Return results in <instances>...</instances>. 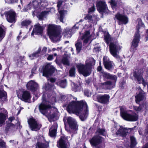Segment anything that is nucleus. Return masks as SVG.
Segmentation results:
<instances>
[{"mask_svg": "<svg viewBox=\"0 0 148 148\" xmlns=\"http://www.w3.org/2000/svg\"><path fill=\"white\" fill-rule=\"evenodd\" d=\"M138 89L140 92L138 94L135 96V97L136 103L139 104V102L143 99L144 96L143 93H142L143 91L140 88H138Z\"/></svg>", "mask_w": 148, "mask_h": 148, "instance_id": "obj_28", "label": "nucleus"}, {"mask_svg": "<svg viewBox=\"0 0 148 148\" xmlns=\"http://www.w3.org/2000/svg\"><path fill=\"white\" fill-rule=\"evenodd\" d=\"M49 12L47 11H45L41 12L38 16L39 19L41 20H42L43 18L47 15L49 14Z\"/></svg>", "mask_w": 148, "mask_h": 148, "instance_id": "obj_38", "label": "nucleus"}, {"mask_svg": "<svg viewBox=\"0 0 148 148\" xmlns=\"http://www.w3.org/2000/svg\"><path fill=\"white\" fill-rule=\"evenodd\" d=\"M145 71L144 68L140 69L139 70L135 69L134 70L133 75L137 79L139 84L142 83L145 86L147 84L145 82L142 75Z\"/></svg>", "mask_w": 148, "mask_h": 148, "instance_id": "obj_10", "label": "nucleus"}, {"mask_svg": "<svg viewBox=\"0 0 148 148\" xmlns=\"http://www.w3.org/2000/svg\"><path fill=\"white\" fill-rule=\"evenodd\" d=\"M110 98L109 95L107 94L97 95H94L93 97L94 100L103 104H106L108 103Z\"/></svg>", "mask_w": 148, "mask_h": 148, "instance_id": "obj_13", "label": "nucleus"}, {"mask_svg": "<svg viewBox=\"0 0 148 148\" xmlns=\"http://www.w3.org/2000/svg\"><path fill=\"white\" fill-rule=\"evenodd\" d=\"M27 89L33 91H35L38 89V84L34 81L31 80L26 85Z\"/></svg>", "mask_w": 148, "mask_h": 148, "instance_id": "obj_26", "label": "nucleus"}, {"mask_svg": "<svg viewBox=\"0 0 148 148\" xmlns=\"http://www.w3.org/2000/svg\"><path fill=\"white\" fill-rule=\"evenodd\" d=\"M100 47H95L94 49V51L95 52H99L100 50Z\"/></svg>", "mask_w": 148, "mask_h": 148, "instance_id": "obj_63", "label": "nucleus"}, {"mask_svg": "<svg viewBox=\"0 0 148 148\" xmlns=\"http://www.w3.org/2000/svg\"><path fill=\"white\" fill-rule=\"evenodd\" d=\"M95 60L92 58H88L86 61L85 65L81 64L77 65L79 72L85 76L89 75L91 73V66L95 65Z\"/></svg>", "mask_w": 148, "mask_h": 148, "instance_id": "obj_3", "label": "nucleus"}, {"mask_svg": "<svg viewBox=\"0 0 148 148\" xmlns=\"http://www.w3.org/2000/svg\"><path fill=\"white\" fill-rule=\"evenodd\" d=\"M96 7L97 10L100 13L106 14L109 12L106 2L104 1H100L97 2Z\"/></svg>", "mask_w": 148, "mask_h": 148, "instance_id": "obj_12", "label": "nucleus"}, {"mask_svg": "<svg viewBox=\"0 0 148 148\" xmlns=\"http://www.w3.org/2000/svg\"><path fill=\"white\" fill-rule=\"evenodd\" d=\"M36 66H34L31 70L32 74L30 75V77H32L33 75V74L36 73Z\"/></svg>", "mask_w": 148, "mask_h": 148, "instance_id": "obj_56", "label": "nucleus"}, {"mask_svg": "<svg viewBox=\"0 0 148 148\" xmlns=\"http://www.w3.org/2000/svg\"><path fill=\"white\" fill-rule=\"evenodd\" d=\"M49 81H50L51 82L53 83L56 80V79L54 78H51L48 79Z\"/></svg>", "mask_w": 148, "mask_h": 148, "instance_id": "obj_61", "label": "nucleus"}, {"mask_svg": "<svg viewBox=\"0 0 148 148\" xmlns=\"http://www.w3.org/2000/svg\"><path fill=\"white\" fill-rule=\"evenodd\" d=\"M55 71V68L50 64H47L43 72V75L48 77L52 75Z\"/></svg>", "mask_w": 148, "mask_h": 148, "instance_id": "obj_20", "label": "nucleus"}, {"mask_svg": "<svg viewBox=\"0 0 148 148\" xmlns=\"http://www.w3.org/2000/svg\"><path fill=\"white\" fill-rule=\"evenodd\" d=\"M31 22L30 20H25L21 22V25L22 26H27L30 24Z\"/></svg>", "mask_w": 148, "mask_h": 148, "instance_id": "obj_46", "label": "nucleus"}, {"mask_svg": "<svg viewBox=\"0 0 148 148\" xmlns=\"http://www.w3.org/2000/svg\"><path fill=\"white\" fill-rule=\"evenodd\" d=\"M49 147L48 143L43 141L42 142H38L36 144V148H47Z\"/></svg>", "mask_w": 148, "mask_h": 148, "instance_id": "obj_31", "label": "nucleus"}, {"mask_svg": "<svg viewBox=\"0 0 148 148\" xmlns=\"http://www.w3.org/2000/svg\"><path fill=\"white\" fill-rule=\"evenodd\" d=\"M62 62L64 65L69 66V62L68 58L66 57H63L62 59Z\"/></svg>", "mask_w": 148, "mask_h": 148, "instance_id": "obj_39", "label": "nucleus"}, {"mask_svg": "<svg viewBox=\"0 0 148 148\" xmlns=\"http://www.w3.org/2000/svg\"><path fill=\"white\" fill-rule=\"evenodd\" d=\"M109 79L112 80V82L113 83H114V85H115L117 79V77L116 75L110 74Z\"/></svg>", "mask_w": 148, "mask_h": 148, "instance_id": "obj_43", "label": "nucleus"}, {"mask_svg": "<svg viewBox=\"0 0 148 148\" xmlns=\"http://www.w3.org/2000/svg\"><path fill=\"white\" fill-rule=\"evenodd\" d=\"M53 87V86L48 83L45 85V89L47 90H50L52 89Z\"/></svg>", "mask_w": 148, "mask_h": 148, "instance_id": "obj_51", "label": "nucleus"}, {"mask_svg": "<svg viewBox=\"0 0 148 148\" xmlns=\"http://www.w3.org/2000/svg\"><path fill=\"white\" fill-rule=\"evenodd\" d=\"M75 68L74 67H73L70 69L69 73L71 77H74L75 75Z\"/></svg>", "mask_w": 148, "mask_h": 148, "instance_id": "obj_47", "label": "nucleus"}, {"mask_svg": "<svg viewBox=\"0 0 148 148\" xmlns=\"http://www.w3.org/2000/svg\"><path fill=\"white\" fill-rule=\"evenodd\" d=\"M60 30L58 26L54 24H49L48 25L47 34L51 40L53 42L59 40Z\"/></svg>", "mask_w": 148, "mask_h": 148, "instance_id": "obj_4", "label": "nucleus"}, {"mask_svg": "<svg viewBox=\"0 0 148 148\" xmlns=\"http://www.w3.org/2000/svg\"><path fill=\"white\" fill-rule=\"evenodd\" d=\"M64 34L65 36H66L67 37L70 38L72 34H73L71 29L69 28H66L64 30Z\"/></svg>", "mask_w": 148, "mask_h": 148, "instance_id": "obj_34", "label": "nucleus"}, {"mask_svg": "<svg viewBox=\"0 0 148 148\" xmlns=\"http://www.w3.org/2000/svg\"><path fill=\"white\" fill-rule=\"evenodd\" d=\"M28 123L30 128L32 130L36 131L39 130L41 126L40 124H38L35 120L33 119H30L28 121Z\"/></svg>", "mask_w": 148, "mask_h": 148, "instance_id": "obj_19", "label": "nucleus"}, {"mask_svg": "<svg viewBox=\"0 0 148 148\" xmlns=\"http://www.w3.org/2000/svg\"><path fill=\"white\" fill-rule=\"evenodd\" d=\"M31 5L30 4H29L27 6V8H24L23 9V12H26L27 10L30 9V6Z\"/></svg>", "mask_w": 148, "mask_h": 148, "instance_id": "obj_62", "label": "nucleus"}, {"mask_svg": "<svg viewBox=\"0 0 148 148\" xmlns=\"http://www.w3.org/2000/svg\"><path fill=\"white\" fill-rule=\"evenodd\" d=\"M91 22L92 23H95L97 21V17L96 16H92V18Z\"/></svg>", "mask_w": 148, "mask_h": 148, "instance_id": "obj_53", "label": "nucleus"}, {"mask_svg": "<svg viewBox=\"0 0 148 148\" xmlns=\"http://www.w3.org/2000/svg\"><path fill=\"white\" fill-rule=\"evenodd\" d=\"M116 18L119 21V24H126L128 22V18L125 16L117 13L115 16Z\"/></svg>", "mask_w": 148, "mask_h": 148, "instance_id": "obj_22", "label": "nucleus"}, {"mask_svg": "<svg viewBox=\"0 0 148 148\" xmlns=\"http://www.w3.org/2000/svg\"><path fill=\"white\" fill-rule=\"evenodd\" d=\"M108 2L110 3L111 6L112 8H115L116 7H118L121 5V2L120 0L116 1L115 0H110Z\"/></svg>", "mask_w": 148, "mask_h": 148, "instance_id": "obj_32", "label": "nucleus"}, {"mask_svg": "<svg viewBox=\"0 0 148 148\" xmlns=\"http://www.w3.org/2000/svg\"><path fill=\"white\" fill-rule=\"evenodd\" d=\"M98 86L101 88L105 90H110L114 87V83L110 81H107L103 83H99Z\"/></svg>", "mask_w": 148, "mask_h": 148, "instance_id": "obj_17", "label": "nucleus"}, {"mask_svg": "<svg viewBox=\"0 0 148 148\" xmlns=\"http://www.w3.org/2000/svg\"><path fill=\"white\" fill-rule=\"evenodd\" d=\"M47 48L46 47H43L42 48V51L41 50V52L40 53L41 55H43L46 53L47 51Z\"/></svg>", "mask_w": 148, "mask_h": 148, "instance_id": "obj_55", "label": "nucleus"}, {"mask_svg": "<svg viewBox=\"0 0 148 148\" xmlns=\"http://www.w3.org/2000/svg\"><path fill=\"white\" fill-rule=\"evenodd\" d=\"M7 98V92L3 90H0V102L6 101Z\"/></svg>", "mask_w": 148, "mask_h": 148, "instance_id": "obj_30", "label": "nucleus"}, {"mask_svg": "<svg viewBox=\"0 0 148 148\" xmlns=\"http://www.w3.org/2000/svg\"><path fill=\"white\" fill-rule=\"evenodd\" d=\"M91 36L90 35V32L89 31H86L83 34L81 37V40L82 41L84 46L86 45L89 40L90 41V42H91L93 40L92 39H91Z\"/></svg>", "mask_w": 148, "mask_h": 148, "instance_id": "obj_21", "label": "nucleus"}, {"mask_svg": "<svg viewBox=\"0 0 148 148\" xmlns=\"http://www.w3.org/2000/svg\"><path fill=\"white\" fill-rule=\"evenodd\" d=\"M16 91L19 98L25 102H29L31 96L28 91L20 89L17 90Z\"/></svg>", "mask_w": 148, "mask_h": 148, "instance_id": "obj_11", "label": "nucleus"}, {"mask_svg": "<svg viewBox=\"0 0 148 148\" xmlns=\"http://www.w3.org/2000/svg\"><path fill=\"white\" fill-rule=\"evenodd\" d=\"M120 114L123 119L129 121H136L138 118V115L136 113L132 115L128 114L125 109L122 107L120 108Z\"/></svg>", "mask_w": 148, "mask_h": 148, "instance_id": "obj_8", "label": "nucleus"}, {"mask_svg": "<svg viewBox=\"0 0 148 148\" xmlns=\"http://www.w3.org/2000/svg\"><path fill=\"white\" fill-rule=\"evenodd\" d=\"M57 128V124L54 123L50 128L49 130V135L51 137L55 136Z\"/></svg>", "mask_w": 148, "mask_h": 148, "instance_id": "obj_27", "label": "nucleus"}, {"mask_svg": "<svg viewBox=\"0 0 148 148\" xmlns=\"http://www.w3.org/2000/svg\"><path fill=\"white\" fill-rule=\"evenodd\" d=\"M49 93L48 96L50 101L49 104H48L47 102L44 98V95L42 96V101L39 105V109L40 112L48 118V119H53L56 114L57 111L54 112L53 110H51V106L50 104H53L54 102H56V94L54 92H52V94L50 95Z\"/></svg>", "mask_w": 148, "mask_h": 148, "instance_id": "obj_2", "label": "nucleus"}, {"mask_svg": "<svg viewBox=\"0 0 148 148\" xmlns=\"http://www.w3.org/2000/svg\"><path fill=\"white\" fill-rule=\"evenodd\" d=\"M56 84L62 88H64L66 86V81L64 79L61 80L57 82Z\"/></svg>", "mask_w": 148, "mask_h": 148, "instance_id": "obj_37", "label": "nucleus"}, {"mask_svg": "<svg viewBox=\"0 0 148 148\" xmlns=\"http://www.w3.org/2000/svg\"><path fill=\"white\" fill-rule=\"evenodd\" d=\"M7 114V111L4 108H0V126L6 120Z\"/></svg>", "mask_w": 148, "mask_h": 148, "instance_id": "obj_24", "label": "nucleus"}, {"mask_svg": "<svg viewBox=\"0 0 148 148\" xmlns=\"http://www.w3.org/2000/svg\"><path fill=\"white\" fill-rule=\"evenodd\" d=\"M129 130H131V128H124L118 125L113 127L112 128V131L113 133L115 134L118 136L124 137L126 136L128 133Z\"/></svg>", "mask_w": 148, "mask_h": 148, "instance_id": "obj_9", "label": "nucleus"}, {"mask_svg": "<svg viewBox=\"0 0 148 148\" xmlns=\"http://www.w3.org/2000/svg\"><path fill=\"white\" fill-rule=\"evenodd\" d=\"M18 124H13L10 123H8L5 129V133L8 134H13L18 128Z\"/></svg>", "mask_w": 148, "mask_h": 148, "instance_id": "obj_14", "label": "nucleus"}, {"mask_svg": "<svg viewBox=\"0 0 148 148\" xmlns=\"http://www.w3.org/2000/svg\"><path fill=\"white\" fill-rule=\"evenodd\" d=\"M41 50V47H39L37 50L34 53H33L32 54L29 55V57L31 60H33L38 57L39 54H40Z\"/></svg>", "mask_w": 148, "mask_h": 148, "instance_id": "obj_29", "label": "nucleus"}, {"mask_svg": "<svg viewBox=\"0 0 148 148\" xmlns=\"http://www.w3.org/2000/svg\"><path fill=\"white\" fill-rule=\"evenodd\" d=\"M143 105H140L138 107L133 106L134 110L137 112H139L143 110Z\"/></svg>", "mask_w": 148, "mask_h": 148, "instance_id": "obj_40", "label": "nucleus"}, {"mask_svg": "<svg viewBox=\"0 0 148 148\" xmlns=\"http://www.w3.org/2000/svg\"><path fill=\"white\" fill-rule=\"evenodd\" d=\"M93 148H97V146L102 142L101 137L99 136H95L89 140Z\"/></svg>", "mask_w": 148, "mask_h": 148, "instance_id": "obj_16", "label": "nucleus"}, {"mask_svg": "<svg viewBox=\"0 0 148 148\" xmlns=\"http://www.w3.org/2000/svg\"><path fill=\"white\" fill-rule=\"evenodd\" d=\"M66 109L69 113L78 116L82 121L86 119L88 114L87 105L83 101H72L69 104Z\"/></svg>", "mask_w": 148, "mask_h": 148, "instance_id": "obj_1", "label": "nucleus"}, {"mask_svg": "<svg viewBox=\"0 0 148 148\" xmlns=\"http://www.w3.org/2000/svg\"><path fill=\"white\" fill-rule=\"evenodd\" d=\"M4 14L6 17L7 21L11 23H14L16 21L17 16L15 12L12 10L7 11L4 12Z\"/></svg>", "mask_w": 148, "mask_h": 148, "instance_id": "obj_15", "label": "nucleus"}, {"mask_svg": "<svg viewBox=\"0 0 148 148\" xmlns=\"http://www.w3.org/2000/svg\"><path fill=\"white\" fill-rule=\"evenodd\" d=\"M104 39L106 42L107 43H109L110 40V36L109 35H106L104 36Z\"/></svg>", "mask_w": 148, "mask_h": 148, "instance_id": "obj_58", "label": "nucleus"}, {"mask_svg": "<svg viewBox=\"0 0 148 148\" xmlns=\"http://www.w3.org/2000/svg\"><path fill=\"white\" fill-rule=\"evenodd\" d=\"M62 1H59L58 2L57 6L58 8V10H59V8L62 4Z\"/></svg>", "mask_w": 148, "mask_h": 148, "instance_id": "obj_60", "label": "nucleus"}, {"mask_svg": "<svg viewBox=\"0 0 148 148\" xmlns=\"http://www.w3.org/2000/svg\"><path fill=\"white\" fill-rule=\"evenodd\" d=\"M5 30L3 26H0V42L1 41L5 36Z\"/></svg>", "mask_w": 148, "mask_h": 148, "instance_id": "obj_33", "label": "nucleus"}, {"mask_svg": "<svg viewBox=\"0 0 148 148\" xmlns=\"http://www.w3.org/2000/svg\"><path fill=\"white\" fill-rule=\"evenodd\" d=\"M58 12L60 14V17L59 18L60 21L63 23L64 22V14L65 13H66V11L62 10H58Z\"/></svg>", "mask_w": 148, "mask_h": 148, "instance_id": "obj_35", "label": "nucleus"}, {"mask_svg": "<svg viewBox=\"0 0 148 148\" xmlns=\"http://www.w3.org/2000/svg\"><path fill=\"white\" fill-rule=\"evenodd\" d=\"M110 74V73L104 72L103 73L102 75L104 78L107 79H109Z\"/></svg>", "mask_w": 148, "mask_h": 148, "instance_id": "obj_54", "label": "nucleus"}, {"mask_svg": "<svg viewBox=\"0 0 148 148\" xmlns=\"http://www.w3.org/2000/svg\"><path fill=\"white\" fill-rule=\"evenodd\" d=\"M130 139L131 141V148H132L135 146L137 144V143L135 138L134 137L131 136Z\"/></svg>", "mask_w": 148, "mask_h": 148, "instance_id": "obj_41", "label": "nucleus"}, {"mask_svg": "<svg viewBox=\"0 0 148 148\" xmlns=\"http://www.w3.org/2000/svg\"><path fill=\"white\" fill-rule=\"evenodd\" d=\"M41 0L34 1L33 2V5L34 8H38L39 6Z\"/></svg>", "mask_w": 148, "mask_h": 148, "instance_id": "obj_44", "label": "nucleus"}, {"mask_svg": "<svg viewBox=\"0 0 148 148\" xmlns=\"http://www.w3.org/2000/svg\"><path fill=\"white\" fill-rule=\"evenodd\" d=\"M40 5L42 6L45 7L47 6L48 5V3L47 1L46 0H41Z\"/></svg>", "mask_w": 148, "mask_h": 148, "instance_id": "obj_48", "label": "nucleus"}, {"mask_svg": "<svg viewBox=\"0 0 148 148\" xmlns=\"http://www.w3.org/2000/svg\"><path fill=\"white\" fill-rule=\"evenodd\" d=\"M7 147L6 143L3 140L0 139V148H6Z\"/></svg>", "mask_w": 148, "mask_h": 148, "instance_id": "obj_45", "label": "nucleus"}, {"mask_svg": "<svg viewBox=\"0 0 148 148\" xmlns=\"http://www.w3.org/2000/svg\"><path fill=\"white\" fill-rule=\"evenodd\" d=\"M43 29V27L39 24L36 25L34 26L33 31L31 33V36H33L34 33L37 35L41 34Z\"/></svg>", "mask_w": 148, "mask_h": 148, "instance_id": "obj_25", "label": "nucleus"}, {"mask_svg": "<svg viewBox=\"0 0 148 148\" xmlns=\"http://www.w3.org/2000/svg\"><path fill=\"white\" fill-rule=\"evenodd\" d=\"M53 56L52 55H49L47 59L49 60H51L53 59Z\"/></svg>", "mask_w": 148, "mask_h": 148, "instance_id": "obj_64", "label": "nucleus"}, {"mask_svg": "<svg viewBox=\"0 0 148 148\" xmlns=\"http://www.w3.org/2000/svg\"><path fill=\"white\" fill-rule=\"evenodd\" d=\"M144 25L140 19H138V24L136 26V31L134 36V39L132 42V45L130 48V51L132 52H134L136 50L135 49L138 46V44L140 41V35L139 33V30L143 28Z\"/></svg>", "mask_w": 148, "mask_h": 148, "instance_id": "obj_5", "label": "nucleus"}, {"mask_svg": "<svg viewBox=\"0 0 148 148\" xmlns=\"http://www.w3.org/2000/svg\"><path fill=\"white\" fill-rule=\"evenodd\" d=\"M75 46L76 48V50L78 53L82 49V44L81 41L78 39L77 40V42L75 44Z\"/></svg>", "mask_w": 148, "mask_h": 148, "instance_id": "obj_36", "label": "nucleus"}, {"mask_svg": "<svg viewBox=\"0 0 148 148\" xmlns=\"http://www.w3.org/2000/svg\"><path fill=\"white\" fill-rule=\"evenodd\" d=\"M92 18V16L88 14L86 15V16L85 17L84 19L86 20H87L88 22H91Z\"/></svg>", "mask_w": 148, "mask_h": 148, "instance_id": "obj_52", "label": "nucleus"}, {"mask_svg": "<svg viewBox=\"0 0 148 148\" xmlns=\"http://www.w3.org/2000/svg\"><path fill=\"white\" fill-rule=\"evenodd\" d=\"M68 141L67 138L66 137L62 136L59 141L57 142V145L60 148H66Z\"/></svg>", "mask_w": 148, "mask_h": 148, "instance_id": "obj_23", "label": "nucleus"}, {"mask_svg": "<svg viewBox=\"0 0 148 148\" xmlns=\"http://www.w3.org/2000/svg\"><path fill=\"white\" fill-rule=\"evenodd\" d=\"M95 6H93L90 8L88 10V12H92L95 11Z\"/></svg>", "mask_w": 148, "mask_h": 148, "instance_id": "obj_59", "label": "nucleus"}, {"mask_svg": "<svg viewBox=\"0 0 148 148\" xmlns=\"http://www.w3.org/2000/svg\"><path fill=\"white\" fill-rule=\"evenodd\" d=\"M78 23H77V24H75L72 27L71 30L72 32L73 33H75L77 30L79 28L78 26H77V24Z\"/></svg>", "mask_w": 148, "mask_h": 148, "instance_id": "obj_50", "label": "nucleus"}, {"mask_svg": "<svg viewBox=\"0 0 148 148\" xmlns=\"http://www.w3.org/2000/svg\"><path fill=\"white\" fill-rule=\"evenodd\" d=\"M79 86L78 85L73 83V86L72 90L75 92L78 91L79 89Z\"/></svg>", "mask_w": 148, "mask_h": 148, "instance_id": "obj_49", "label": "nucleus"}, {"mask_svg": "<svg viewBox=\"0 0 148 148\" xmlns=\"http://www.w3.org/2000/svg\"><path fill=\"white\" fill-rule=\"evenodd\" d=\"M110 51L111 54L115 57L119 62H122V60L119 55V51L122 47L119 45L117 41L111 42L109 46Z\"/></svg>", "mask_w": 148, "mask_h": 148, "instance_id": "obj_6", "label": "nucleus"}, {"mask_svg": "<svg viewBox=\"0 0 148 148\" xmlns=\"http://www.w3.org/2000/svg\"><path fill=\"white\" fill-rule=\"evenodd\" d=\"M84 93L85 95L88 97L90 96L91 95V92L88 90H85Z\"/></svg>", "mask_w": 148, "mask_h": 148, "instance_id": "obj_57", "label": "nucleus"}, {"mask_svg": "<svg viewBox=\"0 0 148 148\" xmlns=\"http://www.w3.org/2000/svg\"><path fill=\"white\" fill-rule=\"evenodd\" d=\"M97 133L99 134H100L101 135L103 136H106V132L105 130L104 129H98L96 131Z\"/></svg>", "mask_w": 148, "mask_h": 148, "instance_id": "obj_42", "label": "nucleus"}, {"mask_svg": "<svg viewBox=\"0 0 148 148\" xmlns=\"http://www.w3.org/2000/svg\"><path fill=\"white\" fill-rule=\"evenodd\" d=\"M64 121V125L66 126V121H67V122L69 125L70 129L67 131L69 132L73 136V134L77 133V130L78 129V125L77 122L74 120L71 117L68 118L64 117L63 119Z\"/></svg>", "mask_w": 148, "mask_h": 148, "instance_id": "obj_7", "label": "nucleus"}, {"mask_svg": "<svg viewBox=\"0 0 148 148\" xmlns=\"http://www.w3.org/2000/svg\"><path fill=\"white\" fill-rule=\"evenodd\" d=\"M103 60L104 65L106 69L111 71L114 69V63L110 60L108 57H104L103 59Z\"/></svg>", "mask_w": 148, "mask_h": 148, "instance_id": "obj_18", "label": "nucleus"}]
</instances>
